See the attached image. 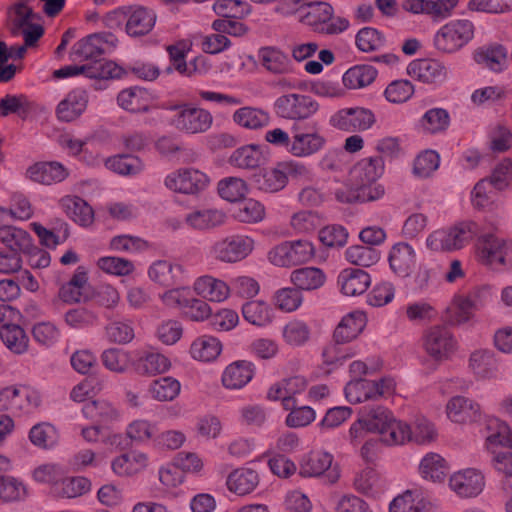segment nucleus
<instances>
[{"mask_svg": "<svg viewBox=\"0 0 512 512\" xmlns=\"http://www.w3.org/2000/svg\"><path fill=\"white\" fill-rule=\"evenodd\" d=\"M148 465V456L140 451L123 453L111 462L112 471L120 477H130L144 470Z\"/></svg>", "mask_w": 512, "mask_h": 512, "instance_id": "obj_28", "label": "nucleus"}, {"mask_svg": "<svg viewBox=\"0 0 512 512\" xmlns=\"http://www.w3.org/2000/svg\"><path fill=\"white\" fill-rule=\"evenodd\" d=\"M474 36V25L466 19L452 20L434 35L433 45L442 53L451 54L467 45Z\"/></svg>", "mask_w": 512, "mask_h": 512, "instance_id": "obj_6", "label": "nucleus"}, {"mask_svg": "<svg viewBox=\"0 0 512 512\" xmlns=\"http://www.w3.org/2000/svg\"><path fill=\"white\" fill-rule=\"evenodd\" d=\"M105 166L107 169L123 176H134L144 170L142 160L129 154L110 157L105 161Z\"/></svg>", "mask_w": 512, "mask_h": 512, "instance_id": "obj_47", "label": "nucleus"}, {"mask_svg": "<svg viewBox=\"0 0 512 512\" xmlns=\"http://www.w3.org/2000/svg\"><path fill=\"white\" fill-rule=\"evenodd\" d=\"M347 344V342L336 340L327 344L322 350L323 364L330 370H334L342 366L348 359L356 356V347Z\"/></svg>", "mask_w": 512, "mask_h": 512, "instance_id": "obj_35", "label": "nucleus"}, {"mask_svg": "<svg viewBox=\"0 0 512 512\" xmlns=\"http://www.w3.org/2000/svg\"><path fill=\"white\" fill-rule=\"evenodd\" d=\"M58 296L68 304L87 302L92 299V291L84 267L79 266L76 269L72 278L61 286Z\"/></svg>", "mask_w": 512, "mask_h": 512, "instance_id": "obj_19", "label": "nucleus"}, {"mask_svg": "<svg viewBox=\"0 0 512 512\" xmlns=\"http://www.w3.org/2000/svg\"><path fill=\"white\" fill-rule=\"evenodd\" d=\"M164 183L171 191L196 194L207 187L209 178L199 170L185 168L167 175Z\"/></svg>", "mask_w": 512, "mask_h": 512, "instance_id": "obj_13", "label": "nucleus"}, {"mask_svg": "<svg viewBox=\"0 0 512 512\" xmlns=\"http://www.w3.org/2000/svg\"><path fill=\"white\" fill-rule=\"evenodd\" d=\"M259 64L272 74H289L293 71V63L289 56L275 46L259 48L257 52Z\"/></svg>", "mask_w": 512, "mask_h": 512, "instance_id": "obj_24", "label": "nucleus"}, {"mask_svg": "<svg viewBox=\"0 0 512 512\" xmlns=\"http://www.w3.org/2000/svg\"><path fill=\"white\" fill-rule=\"evenodd\" d=\"M212 115L201 108H183L173 118V125L188 134L206 132L212 124Z\"/></svg>", "mask_w": 512, "mask_h": 512, "instance_id": "obj_15", "label": "nucleus"}, {"mask_svg": "<svg viewBox=\"0 0 512 512\" xmlns=\"http://www.w3.org/2000/svg\"><path fill=\"white\" fill-rule=\"evenodd\" d=\"M338 284L341 286L343 294L357 296L368 289L371 284V277L362 269H345L338 276Z\"/></svg>", "mask_w": 512, "mask_h": 512, "instance_id": "obj_29", "label": "nucleus"}, {"mask_svg": "<svg viewBox=\"0 0 512 512\" xmlns=\"http://www.w3.org/2000/svg\"><path fill=\"white\" fill-rule=\"evenodd\" d=\"M171 367L170 360L158 352H148L137 359L134 363L135 371L139 375L154 376L165 373Z\"/></svg>", "mask_w": 512, "mask_h": 512, "instance_id": "obj_41", "label": "nucleus"}, {"mask_svg": "<svg viewBox=\"0 0 512 512\" xmlns=\"http://www.w3.org/2000/svg\"><path fill=\"white\" fill-rule=\"evenodd\" d=\"M333 456L325 451H312L303 457L300 463V475L303 477H318L324 475L327 482L335 483L339 479V471L332 466Z\"/></svg>", "mask_w": 512, "mask_h": 512, "instance_id": "obj_11", "label": "nucleus"}, {"mask_svg": "<svg viewBox=\"0 0 512 512\" xmlns=\"http://www.w3.org/2000/svg\"><path fill=\"white\" fill-rule=\"evenodd\" d=\"M91 483L84 477L61 479L55 487V493L62 498H75L90 490Z\"/></svg>", "mask_w": 512, "mask_h": 512, "instance_id": "obj_63", "label": "nucleus"}, {"mask_svg": "<svg viewBox=\"0 0 512 512\" xmlns=\"http://www.w3.org/2000/svg\"><path fill=\"white\" fill-rule=\"evenodd\" d=\"M487 449L493 455L492 462L496 470L512 476V433L509 426L497 418L487 420Z\"/></svg>", "mask_w": 512, "mask_h": 512, "instance_id": "obj_2", "label": "nucleus"}, {"mask_svg": "<svg viewBox=\"0 0 512 512\" xmlns=\"http://www.w3.org/2000/svg\"><path fill=\"white\" fill-rule=\"evenodd\" d=\"M439 164V154L434 150H426L415 158L413 173L419 178H428L438 169Z\"/></svg>", "mask_w": 512, "mask_h": 512, "instance_id": "obj_64", "label": "nucleus"}, {"mask_svg": "<svg viewBox=\"0 0 512 512\" xmlns=\"http://www.w3.org/2000/svg\"><path fill=\"white\" fill-rule=\"evenodd\" d=\"M233 120L242 127L258 129L269 123L270 116L261 109L243 107L233 114Z\"/></svg>", "mask_w": 512, "mask_h": 512, "instance_id": "obj_55", "label": "nucleus"}, {"mask_svg": "<svg viewBox=\"0 0 512 512\" xmlns=\"http://www.w3.org/2000/svg\"><path fill=\"white\" fill-rule=\"evenodd\" d=\"M254 249V240L248 236L232 235L220 239L210 247L209 254L223 263H236L245 259Z\"/></svg>", "mask_w": 512, "mask_h": 512, "instance_id": "obj_10", "label": "nucleus"}, {"mask_svg": "<svg viewBox=\"0 0 512 512\" xmlns=\"http://www.w3.org/2000/svg\"><path fill=\"white\" fill-rule=\"evenodd\" d=\"M0 240L10 250L32 254L34 244L28 232L13 226H3L0 228Z\"/></svg>", "mask_w": 512, "mask_h": 512, "instance_id": "obj_38", "label": "nucleus"}, {"mask_svg": "<svg viewBox=\"0 0 512 512\" xmlns=\"http://www.w3.org/2000/svg\"><path fill=\"white\" fill-rule=\"evenodd\" d=\"M183 267L167 260H157L148 269L149 278L162 286L172 287L182 282Z\"/></svg>", "mask_w": 512, "mask_h": 512, "instance_id": "obj_26", "label": "nucleus"}, {"mask_svg": "<svg viewBox=\"0 0 512 512\" xmlns=\"http://www.w3.org/2000/svg\"><path fill=\"white\" fill-rule=\"evenodd\" d=\"M384 161L381 156L363 159L351 171V176L358 185L374 184L383 174Z\"/></svg>", "mask_w": 512, "mask_h": 512, "instance_id": "obj_36", "label": "nucleus"}, {"mask_svg": "<svg viewBox=\"0 0 512 512\" xmlns=\"http://www.w3.org/2000/svg\"><path fill=\"white\" fill-rule=\"evenodd\" d=\"M117 102L123 109L140 113L149 110L151 97L147 90L139 87H132L122 90L117 96Z\"/></svg>", "mask_w": 512, "mask_h": 512, "instance_id": "obj_37", "label": "nucleus"}, {"mask_svg": "<svg viewBox=\"0 0 512 512\" xmlns=\"http://www.w3.org/2000/svg\"><path fill=\"white\" fill-rule=\"evenodd\" d=\"M420 473L425 479L441 482L448 473V466L443 457L436 453L427 454L420 462Z\"/></svg>", "mask_w": 512, "mask_h": 512, "instance_id": "obj_52", "label": "nucleus"}, {"mask_svg": "<svg viewBox=\"0 0 512 512\" xmlns=\"http://www.w3.org/2000/svg\"><path fill=\"white\" fill-rule=\"evenodd\" d=\"M220 341L212 336H202L194 340L190 346V354L195 360L210 362L221 353Z\"/></svg>", "mask_w": 512, "mask_h": 512, "instance_id": "obj_45", "label": "nucleus"}, {"mask_svg": "<svg viewBox=\"0 0 512 512\" xmlns=\"http://www.w3.org/2000/svg\"><path fill=\"white\" fill-rule=\"evenodd\" d=\"M345 256L353 265L370 267L379 261L380 252L371 246L354 245L347 248Z\"/></svg>", "mask_w": 512, "mask_h": 512, "instance_id": "obj_59", "label": "nucleus"}, {"mask_svg": "<svg viewBox=\"0 0 512 512\" xmlns=\"http://www.w3.org/2000/svg\"><path fill=\"white\" fill-rule=\"evenodd\" d=\"M186 222L194 229H211L225 222V214L216 209L194 211L186 216Z\"/></svg>", "mask_w": 512, "mask_h": 512, "instance_id": "obj_53", "label": "nucleus"}, {"mask_svg": "<svg viewBox=\"0 0 512 512\" xmlns=\"http://www.w3.org/2000/svg\"><path fill=\"white\" fill-rule=\"evenodd\" d=\"M88 105V94L83 89H74L70 91L63 100L59 102L56 108L58 120L62 122H72L79 118Z\"/></svg>", "mask_w": 512, "mask_h": 512, "instance_id": "obj_22", "label": "nucleus"}, {"mask_svg": "<svg viewBox=\"0 0 512 512\" xmlns=\"http://www.w3.org/2000/svg\"><path fill=\"white\" fill-rule=\"evenodd\" d=\"M470 368L480 378H490L497 370V361L491 350H477L470 356Z\"/></svg>", "mask_w": 512, "mask_h": 512, "instance_id": "obj_54", "label": "nucleus"}, {"mask_svg": "<svg viewBox=\"0 0 512 512\" xmlns=\"http://www.w3.org/2000/svg\"><path fill=\"white\" fill-rule=\"evenodd\" d=\"M69 176L68 169L57 161H40L30 165L25 177L41 185H53L64 181Z\"/></svg>", "mask_w": 512, "mask_h": 512, "instance_id": "obj_16", "label": "nucleus"}, {"mask_svg": "<svg viewBox=\"0 0 512 512\" xmlns=\"http://www.w3.org/2000/svg\"><path fill=\"white\" fill-rule=\"evenodd\" d=\"M446 411L452 422L460 424L478 422L482 418L480 405L463 396L451 398L447 403Z\"/></svg>", "mask_w": 512, "mask_h": 512, "instance_id": "obj_21", "label": "nucleus"}, {"mask_svg": "<svg viewBox=\"0 0 512 512\" xmlns=\"http://www.w3.org/2000/svg\"><path fill=\"white\" fill-rule=\"evenodd\" d=\"M218 193L221 198L229 202H237L246 196L248 187L243 179L228 177L219 181Z\"/></svg>", "mask_w": 512, "mask_h": 512, "instance_id": "obj_60", "label": "nucleus"}, {"mask_svg": "<svg viewBox=\"0 0 512 512\" xmlns=\"http://www.w3.org/2000/svg\"><path fill=\"white\" fill-rule=\"evenodd\" d=\"M254 183L258 190L265 193H276L283 190L286 185V176L280 162L275 167L262 170L254 175Z\"/></svg>", "mask_w": 512, "mask_h": 512, "instance_id": "obj_40", "label": "nucleus"}, {"mask_svg": "<svg viewBox=\"0 0 512 512\" xmlns=\"http://www.w3.org/2000/svg\"><path fill=\"white\" fill-rule=\"evenodd\" d=\"M291 282L300 290L310 291L323 286L326 280L324 272L316 267H303L294 270L290 276Z\"/></svg>", "mask_w": 512, "mask_h": 512, "instance_id": "obj_42", "label": "nucleus"}, {"mask_svg": "<svg viewBox=\"0 0 512 512\" xmlns=\"http://www.w3.org/2000/svg\"><path fill=\"white\" fill-rule=\"evenodd\" d=\"M502 238L494 234H485L479 237L477 243V257L480 263L497 269V259L500 255Z\"/></svg>", "mask_w": 512, "mask_h": 512, "instance_id": "obj_43", "label": "nucleus"}, {"mask_svg": "<svg viewBox=\"0 0 512 512\" xmlns=\"http://www.w3.org/2000/svg\"><path fill=\"white\" fill-rule=\"evenodd\" d=\"M263 159L260 146L251 144L236 149L230 156V163L238 168L253 169L260 166Z\"/></svg>", "mask_w": 512, "mask_h": 512, "instance_id": "obj_51", "label": "nucleus"}, {"mask_svg": "<svg viewBox=\"0 0 512 512\" xmlns=\"http://www.w3.org/2000/svg\"><path fill=\"white\" fill-rule=\"evenodd\" d=\"M83 415L96 424H112L119 420L118 409L106 400H94L85 403L82 407Z\"/></svg>", "mask_w": 512, "mask_h": 512, "instance_id": "obj_31", "label": "nucleus"}, {"mask_svg": "<svg viewBox=\"0 0 512 512\" xmlns=\"http://www.w3.org/2000/svg\"><path fill=\"white\" fill-rule=\"evenodd\" d=\"M226 484L229 491L244 496L255 490L259 484V476L255 470L243 467L231 472Z\"/></svg>", "mask_w": 512, "mask_h": 512, "instance_id": "obj_34", "label": "nucleus"}, {"mask_svg": "<svg viewBox=\"0 0 512 512\" xmlns=\"http://www.w3.org/2000/svg\"><path fill=\"white\" fill-rule=\"evenodd\" d=\"M424 349L436 361L448 359L456 349V340L448 328L431 327L424 335Z\"/></svg>", "mask_w": 512, "mask_h": 512, "instance_id": "obj_14", "label": "nucleus"}, {"mask_svg": "<svg viewBox=\"0 0 512 512\" xmlns=\"http://www.w3.org/2000/svg\"><path fill=\"white\" fill-rule=\"evenodd\" d=\"M127 17L125 30L130 37H142L151 32L156 23V13L147 7L136 6L114 10L105 16L109 27L118 26Z\"/></svg>", "mask_w": 512, "mask_h": 512, "instance_id": "obj_4", "label": "nucleus"}, {"mask_svg": "<svg viewBox=\"0 0 512 512\" xmlns=\"http://www.w3.org/2000/svg\"><path fill=\"white\" fill-rule=\"evenodd\" d=\"M101 38L92 34L74 44L72 52L75 56L90 62L102 58L105 54L102 48Z\"/></svg>", "mask_w": 512, "mask_h": 512, "instance_id": "obj_56", "label": "nucleus"}, {"mask_svg": "<svg viewBox=\"0 0 512 512\" xmlns=\"http://www.w3.org/2000/svg\"><path fill=\"white\" fill-rule=\"evenodd\" d=\"M299 10L302 12L301 22L318 33L339 34L349 26L346 18L333 16V7L326 2L310 1L302 4Z\"/></svg>", "mask_w": 512, "mask_h": 512, "instance_id": "obj_3", "label": "nucleus"}, {"mask_svg": "<svg viewBox=\"0 0 512 512\" xmlns=\"http://www.w3.org/2000/svg\"><path fill=\"white\" fill-rule=\"evenodd\" d=\"M253 375L254 365L251 362L235 361L225 368L222 383L228 389H241L251 381Z\"/></svg>", "mask_w": 512, "mask_h": 512, "instance_id": "obj_30", "label": "nucleus"}, {"mask_svg": "<svg viewBox=\"0 0 512 512\" xmlns=\"http://www.w3.org/2000/svg\"><path fill=\"white\" fill-rule=\"evenodd\" d=\"M0 338L5 346L15 354H22L28 349V336L17 324H4L0 328Z\"/></svg>", "mask_w": 512, "mask_h": 512, "instance_id": "obj_46", "label": "nucleus"}, {"mask_svg": "<svg viewBox=\"0 0 512 512\" xmlns=\"http://www.w3.org/2000/svg\"><path fill=\"white\" fill-rule=\"evenodd\" d=\"M407 73L423 83H441L446 80L448 70L434 59H416L407 67Z\"/></svg>", "mask_w": 512, "mask_h": 512, "instance_id": "obj_20", "label": "nucleus"}, {"mask_svg": "<svg viewBox=\"0 0 512 512\" xmlns=\"http://www.w3.org/2000/svg\"><path fill=\"white\" fill-rule=\"evenodd\" d=\"M315 248L308 240L284 241L268 253L269 261L279 267H290L310 261Z\"/></svg>", "mask_w": 512, "mask_h": 512, "instance_id": "obj_9", "label": "nucleus"}, {"mask_svg": "<svg viewBox=\"0 0 512 512\" xmlns=\"http://www.w3.org/2000/svg\"><path fill=\"white\" fill-rule=\"evenodd\" d=\"M84 66V75L86 77L100 81L120 78L123 74V69L115 62L102 58L96 59Z\"/></svg>", "mask_w": 512, "mask_h": 512, "instance_id": "obj_50", "label": "nucleus"}, {"mask_svg": "<svg viewBox=\"0 0 512 512\" xmlns=\"http://www.w3.org/2000/svg\"><path fill=\"white\" fill-rule=\"evenodd\" d=\"M195 292L212 302H222L229 296L230 286L224 281L205 275L194 282Z\"/></svg>", "mask_w": 512, "mask_h": 512, "instance_id": "obj_32", "label": "nucleus"}, {"mask_svg": "<svg viewBox=\"0 0 512 512\" xmlns=\"http://www.w3.org/2000/svg\"><path fill=\"white\" fill-rule=\"evenodd\" d=\"M377 76V70L371 65H356L348 69L342 78L349 89H358L370 85Z\"/></svg>", "mask_w": 512, "mask_h": 512, "instance_id": "obj_48", "label": "nucleus"}, {"mask_svg": "<svg viewBox=\"0 0 512 512\" xmlns=\"http://www.w3.org/2000/svg\"><path fill=\"white\" fill-rule=\"evenodd\" d=\"M309 326L301 320L289 321L283 328V338L291 346L299 347L308 342L310 338Z\"/></svg>", "mask_w": 512, "mask_h": 512, "instance_id": "obj_62", "label": "nucleus"}, {"mask_svg": "<svg viewBox=\"0 0 512 512\" xmlns=\"http://www.w3.org/2000/svg\"><path fill=\"white\" fill-rule=\"evenodd\" d=\"M388 261L391 270L399 277H408L416 265V253L405 242L394 244L389 252Z\"/></svg>", "mask_w": 512, "mask_h": 512, "instance_id": "obj_23", "label": "nucleus"}, {"mask_svg": "<svg viewBox=\"0 0 512 512\" xmlns=\"http://www.w3.org/2000/svg\"><path fill=\"white\" fill-rule=\"evenodd\" d=\"M60 205L74 222L81 226H88L92 223L94 213L88 203L78 196H65L60 200Z\"/></svg>", "mask_w": 512, "mask_h": 512, "instance_id": "obj_39", "label": "nucleus"}, {"mask_svg": "<svg viewBox=\"0 0 512 512\" xmlns=\"http://www.w3.org/2000/svg\"><path fill=\"white\" fill-rule=\"evenodd\" d=\"M473 60L482 68L501 73L508 68V50L498 43L486 44L473 52Z\"/></svg>", "mask_w": 512, "mask_h": 512, "instance_id": "obj_18", "label": "nucleus"}, {"mask_svg": "<svg viewBox=\"0 0 512 512\" xmlns=\"http://www.w3.org/2000/svg\"><path fill=\"white\" fill-rule=\"evenodd\" d=\"M36 108V104L25 94H6L0 99V117L11 114L26 119Z\"/></svg>", "mask_w": 512, "mask_h": 512, "instance_id": "obj_33", "label": "nucleus"}, {"mask_svg": "<svg viewBox=\"0 0 512 512\" xmlns=\"http://www.w3.org/2000/svg\"><path fill=\"white\" fill-rule=\"evenodd\" d=\"M273 108L278 117L300 122L313 117L318 112L320 105L310 95L287 93L275 100Z\"/></svg>", "mask_w": 512, "mask_h": 512, "instance_id": "obj_8", "label": "nucleus"}, {"mask_svg": "<svg viewBox=\"0 0 512 512\" xmlns=\"http://www.w3.org/2000/svg\"><path fill=\"white\" fill-rule=\"evenodd\" d=\"M40 403V394L25 385H11L0 390V411L13 416L30 414Z\"/></svg>", "mask_w": 512, "mask_h": 512, "instance_id": "obj_7", "label": "nucleus"}, {"mask_svg": "<svg viewBox=\"0 0 512 512\" xmlns=\"http://www.w3.org/2000/svg\"><path fill=\"white\" fill-rule=\"evenodd\" d=\"M187 51L186 45L183 42L167 47L173 69L184 76H192L196 72H206L207 66L203 57H196L190 63L186 62Z\"/></svg>", "mask_w": 512, "mask_h": 512, "instance_id": "obj_25", "label": "nucleus"}, {"mask_svg": "<svg viewBox=\"0 0 512 512\" xmlns=\"http://www.w3.org/2000/svg\"><path fill=\"white\" fill-rule=\"evenodd\" d=\"M242 314L246 321L256 326H265L271 322L270 309L262 301H249L242 306Z\"/></svg>", "mask_w": 512, "mask_h": 512, "instance_id": "obj_61", "label": "nucleus"}, {"mask_svg": "<svg viewBox=\"0 0 512 512\" xmlns=\"http://www.w3.org/2000/svg\"><path fill=\"white\" fill-rule=\"evenodd\" d=\"M367 323L366 314L362 311H353L345 315L336 326L333 340L351 342L364 330Z\"/></svg>", "mask_w": 512, "mask_h": 512, "instance_id": "obj_27", "label": "nucleus"}, {"mask_svg": "<svg viewBox=\"0 0 512 512\" xmlns=\"http://www.w3.org/2000/svg\"><path fill=\"white\" fill-rule=\"evenodd\" d=\"M361 415L368 432L378 433L387 445H400L408 437V424L395 419L393 413L384 406L367 405Z\"/></svg>", "mask_w": 512, "mask_h": 512, "instance_id": "obj_1", "label": "nucleus"}, {"mask_svg": "<svg viewBox=\"0 0 512 512\" xmlns=\"http://www.w3.org/2000/svg\"><path fill=\"white\" fill-rule=\"evenodd\" d=\"M326 142L317 122H294L291 127L289 153L298 158L310 157L323 150Z\"/></svg>", "mask_w": 512, "mask_h": 512, "instance_id": "obj_5", "label": "nucleus"}, {"mask_svg": "<svg viewBox=\"0 0 512 512\" xmlns=\"http://www.w3.org/2000/svg\"><path fill=\"white\" fill-rule=\"evenodd\" d=\"M389 511L427 512V502L420 494L408 490L391 502Z\"/></svg>", "mask_w": 512, "mask_h": 512, "instance_id": "obj_57", "label": "nucleus"}, {"mask_svg": "<svg viewBox=\"0 0 512 512\" xmlns=\"http://www.w3.org/2000/svg\"><path fill=\"white\" fill-rule=\"evenodd\" d=\"M453 251L463 248L479 233V226L473 221H463L447 229Z\"/></svg>", "mask_w": 512, "mask_h": 512, "instance_id": "obj_58", "label": "nucleus"}, {"mask_svg": "<svg viewBox=\"0 0 512 512\" xmlns=\"http://www.w3.org/2000/svg\"><path fill=\"white\" fill-rule=\"evenodd\" d=\"M148 391L151 397L157 401H172L179 395L181 384L174 377H160L151 382Z\"/></svg>", "mask_w": 512, "mask_h": 512, "instance_id": "obj_49", "label": "nucleus"}, {"mask_svg": "<svg viewBox=\"0 0 512 512\" xmlns=\"http://www.w3.org/2000/svg\"><path fill=\"white\" fill-rule=\"evenodd\" d=\"M375 122V116L369 109L362 107L344 108L330 117L329 124L347 132L364 131Z\"/></svg>", "mask_w": 512, "mask_h": 512, "instance_id": "obj_12", "label": "nucleus"}, {"mask_svg": "<svg viewBox=\"0 0 512 512\" xmlns=\"http://www.w3.org/2000/svg\"><path fill=\"white\" fill-rule=\"evenodd\" d=\"M449 486L459 497L471 498L483 491L485 480L480 471L468 468L454 473L450 477Z\"/></svg>", "mask_w": 512, "mask_h": 512, "instance_id": "obj_17", "label": "nucleus"}, {"mask_svg": "<svg viewBox=\"0 0 512 512\" xmlns=\"http://www.w3.org/2000/svg\"><path fill=\"white\" fill-rule=\"evenodd\" d=\"M450 125V115L446 109L431 108L419 120V127L424 134H440Z\"/></svg>", "mask_w": 512, "mask_h": 512, "instance_id": "obj_44", "label": "nucleus"}]
</instances>
